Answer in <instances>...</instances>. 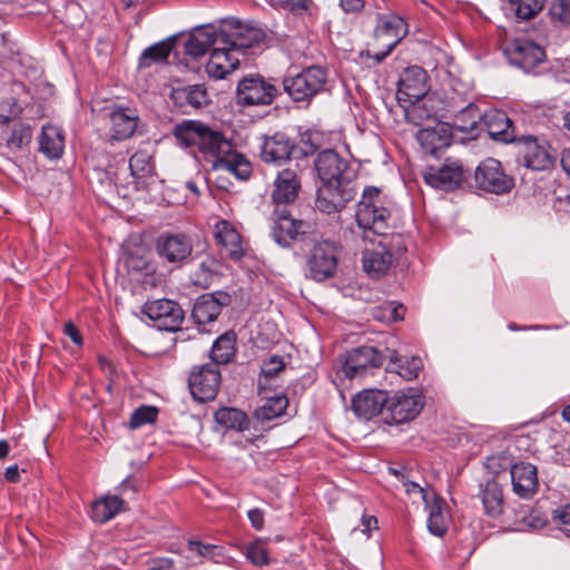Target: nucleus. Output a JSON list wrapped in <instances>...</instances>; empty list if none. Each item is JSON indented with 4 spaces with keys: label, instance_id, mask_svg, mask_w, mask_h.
Here are the masks:
<instances>
[{
    "label": "nucleus",
    "instance_id": "f257e3e1",
    "mask_svg": "<svg viewBox=\"0 0 570 570\" xmlns=\"http://www.w3.org/2000/svg\"><path fill=\"white\" fill-rule=\"evenodd\" d=\"M355 217L361 228L372 230L382 237L377 247L366 248L362 257L364 272L372 278H380L387 273L392 265L394 246L387 242L386 229L390 210L384 206L379 188L370 186L364 189L362 199L356 206Z\"/></svg>",
    "mask_w": 570,
    "mask_h": 570
},
{
    "label": "nucleus",
    "instance_id": "f03ea898",
    "mask_svg": "<svg viewBox=\"0 0 570 570\" xmlns=\"http://www.w3.org/2000/svg\"><path fill=\"white\" fill-rule=\"evenodd\" d=\"M173 132L181 146H197L206 158H213L215 169H225L239 179L250 176V163L233 150L232 142L220 131L197 120H184L174 127Z\"/></svg>",
    "mask_w": 570,
    "mask_h": 570
},
{
    "label": "nucleus",
    "instance_id": "7ed1b4c3",
    "mask_svg": "<svg viewBox=\"0 0 570 570\" xmlns=\"http://www.w3.org/2000/svg\"><path fill=\"white\" fill-rule=\"evenodd\" d=\"M341 247L336 242L322 240L309 250L306 259L308 276L323 282L333 277L337 269Z\"/></svg>",
    "mask_w": 570,
    "mask_h": 570
},
{
    "label": "nucleus",
    "instance_id": "20e7f679",
    "mask_svg": "<svg viewBox=\"0 0 570 570\" xmlns=\"http://www.w3.org/2000/svg\"><path fill=\"white\" fill-rule=\"evenodd\" d=\"M326 80V70L312 66L293 77H286L283 80V87L294 101H309L324 88Z\"/></svg>",
    "mask_w": 570,
    "mask_h": 570
},
{
    "label": "nucleus",
    "instance_id": "39448f33",
    "mask_svg": "<svg viewBox=\"0 0 570 570\" xmlns=\"http://www.w3.org/2000/svg\"><path fill=\"white\" fill-rule=\"evenodd\" d=\"M278 95V89L261 75H248L239 80L236 89V104L242 107L269 106Z\"/></svg>",
    "mask_w": 570,
    "mask_h": 570
},
{
    "label": "nucleus",
    "instance_id": "423d86ee",
    "mask_svg": "<svg viewBox=\"0 0 570 570\" xmlns=\"http://www.w3.org/2000/svg\"><path fill=\"white\" fill-rule=\"evenodd\" d=\"M474 183L479 189L497 195L509 193L514 186L513 178L505 174L501 163L494 158H487L479 164L474 170Z\"/></svg>",
    "mask_w": 570,
    "mask_h": 570
},
{
    "label": "nucleus",
    "instance_id": "0eeeda50",
    "mask_svg": "<svg viewBox=\"0 0 570 570\" xmlns=\"http://www.w3.org/2000/svg\"><path fill=\"white\" fill-rule=\"evenodd\" d=\"M263 37L259 29L245 26L233 18L223 20L219 28L220 43L235 53L258 45Z\"/></svg>",
    "mask_w": 570,
    "mask_h": 570
},
{
    "label": "nucleus",
    "instance_id": "6e6552de",
    "mask_svg": "<svg viewBox=\"0 0 570 570\" xmlns=\"http://www.w3.org/2000/svg\"><path fill=\"white\" fill-rule=\"evenodd\" d=\"M314 167L322 183L350 184L354 176L348 160L334 149L320 151L314 160Z\"/></svg>",
    "mask_w": 570,
    "mask_h": 570
},
{
    "label": "nucleus",
    "instance_id": "1a4fd4ad",
    "mask_svg": "<svg viewBox=\"0 0 570 570\" xmlns=\"http://www.w3.org/2000/svg\"><path fill=\"white\" fill-rule=\"evenodd\" d=\"M422 395L415 390L397 391L387 395L385 421L402 424L415 419L423 409Z\"/></svg>",
    "mask_w": 570,
    "mask_h": 570
},
{
    "label": "nucleus",
    "instance_id": "9d476101",
    "mask_svg": "<svg viewBox=\"0 0 570 570\" xmlns=\"http://www.w3.org/2000/svg\"><path fill=\"white\" fill-rule=\"evenodd\" d=\"M188 386L193 397L202 403L216 397L220 386V372L215 364L194 366L189 377Z\"/></svg>",
    "mask_w": 570,
    "mask_h": 570
},
{
    "label": "nucleus",
    "instance_id": "9b49d317",
    "mask_svg": "<svg viewBox=\"0 0 570 570\" xmlns=\"http://www.w3.org/2000/svg\"><path fill=\"white\" fill-rule=\"evenodd\" d=\"M518 161L532 170H547L552 167L553 157L551 156L548 144L539 141L533 136H522L517 140Z\"/></svg>",
    "mask_w": 570,
    "mask_h": 570
},
{
    "label": "nucleus",
    "instance_id": "f8f14e48",
    "mask_svg": "<svg viewBox=\"0 0 570 570\" xmlns=\"http://www.w3.org/2000/svg\"><path fill=\"white\" fill-rule=\"evenodd\" d=\"M507 55L511 65L528 73L534 72L546 61L543 48L523 38L514 39L507 49Z\"/></svg>",
    "mask_w": 570,
    "mask_h": 570
},
{
    "label": "nucleus",
    "instance_id": "ddd939ff",
    "mask_svg": "<svg viewBox=\"0 0 570 570\" xmlns=\"http://www.w3.org/2000/svg\"><path fill=\"white\" fill-rule=\"evenodd\" d=\"M272 220V236L274 240L283 247H289L293 242L297 240L299 236L306 233V228L308 227L307 223L294 218L286 208H276L273 212Z\"/></svg>",
    "mask_w": 570,
    "mask_h": 570
},
{
    "label": "nucleus",
    "instance_id": "4468645a",
    "mask_svg": "<svg viewBox=\"0 0 570 570\" xmlns=\"http://www.w3.org/2000/svg\"><path fill=\"white\" fill-rule=\"evenodd\" d=\"M144 314L165 331H177L184 321V311L178 303L170 299H156L147 302L142 308Z\"/></svg>",
    "mask_w": 570,
    "mask_h": 570
},
{
    "label": "nucleus",
    "instance_id": "2eb2a0df",
    "mask_svg": "<svg viewBox=\"0 0 570 570\" xmlns=\"http://www.w3.org/2000/svg\"><path fill=\"white\" fill-rule=\"evenodd\" d=\"M295 147L294 139L285 132L264 135L261 137L259 157L266 164L281 166L289 160Z\"/></svg>",
    "mask_w": 570,
    "mask_h": 570
},
{
    "label": "nucleus",
    "instance_id": "dca6fc26",
    "mask_svg": "<svg viewBox=\"0 0 570 570\" xmlns=\"http://www.w3.org/2000/svg\"><path fill=\"white\" fill-rule=\"evenodd\" d=\"M156 250L168 263L181 264L190 257L193 242L183 233H164L156 240Z\"/></svg>",
    "mask_w": 570,
    "mask_h": 570
},
{
    "label": "nucleus",
    "instance_id": "f3484780",
    "mask_svg": "<svg viewBox=\"0 0 570 570\" xmlns=\"http://www.w3.org/2000/svg\"><path fill=\"white\" fill-rule=\"evenodd\" d=\"M32 139V128L22 121H11L0 116V146L9 153L17 154L27 148Z\"/></svg>",
    "mask_w": 570,
    "mask_h": 570
},
{
    "label": "nucleus",
    "instance_id": "a211bd4d",
    "mask_svg": "<svg viewBox=\"0 0 570 570\" xmlns=\"http://www.w3.org/2000/svg\"><path fill=\"white\" fill-rule=\"evenodd\" d=\"M232 303V296L224 291H216L200 295L191 309V317L198 325L214 322L222 312V307Z\"/></svg>",
    "mask_w": 570,
    "mask_h": 570
},
{
    "label": "nucleus",
    "instance_id": "6ab92c4d",
    "mask_svg": "<svg viewBox=\"0 0 570 570\" xmlns=\"http://www.w3.org/2000/svg\"><path fill=\"white\" fill-rule=\"evenodd\" d=\"M353 198L348 184L322 183L317 188L315 206L325 214L340 212Z\"/></svg>",
    "mask_w": 570,
    "mask_h": 570
},
{
    "label": "nucleus",
    "instance_id": "aec40b11",
    "mask_svg": "<svg viewBox=\"0 0 570 570\" xmlns=\"http://www.w3.org/2000/svg\"><path fill=\"white\" fill-rule=\"evenodd\" d=\"M382 356L372 346H361L346 353L341 371L347 379L363 375L368 367H379Z\"/></svg>",
    "mask_w": 570,
    "mask_h": 570
},
{
    "label": "nucleus",
    "instance_id": "412c9836",
    "mask_svg": "<svg viewBox=\"0 0 570 570\" xmlns=\"http://www.w3.org/2000/svg\"><path fill=\"white\" fill-rule=\"evenodd\" d=\"M429 91L428 73L419 66L404 69L399 80L397 99L400 101L419 100Z\"/></svg>",
    "mask_w": 570,
    "mask_h": 570
},
{
    "label": "nucleus",
    "instance_id": "4be33fe9",
    "mask_svg": "<svg viewBox=\"0 0 570 570\" xmlns=\"http://www.w3.org/2000/svg\"><path fill=\"white\" fill-rule=\"evenodd\" d=\"M416 139L426 155L440 157L452 142V132L444 122H436L433 127H423L416 134Z\"/></svg>",
    "mask_w": 570,
    "mask_h": 570
},
{
    "label": "nucleus",
    "instance_id": "5701e85b",
    "mask_svg": "<svg viewBox=\"0 0 570 570\" xmlns=\"http://www.w3.org/2000/svg\"><path fill=\"white\" fill-rule=\"evenodd\" d=\"M513 492L522 498L530 499L539 488L537 466L529 462H517L510 469Z\"/></svg>",
    "mask_w": 570,
    "mask_h": 570
},
{
    "label": "nucleus",
    "instance_id": "b1692460",
    "mask_svg": "<svg viewBox=\"0 0 570 570\" xmlns=\"http://www.w3.org/2000/svg\"><path fill=\"white\" fill-rule=\"evenodd\" d=\"M387 393L383 390H364L352 400V410L362 419L371 420L386 411Z\"/></svg>",
    "mask_w": 570,
    "mask_h": 570
},
{
    "label": "nucleus",
    "instance_id": "393cba45",
    "mask_svg": "<svg viewBox=\"0 0 570 570\" xmlns=\"http://www.w3.org/2000/svg\"><path fill=\"white\" fill-rule=\"evenodd\" d=\"M464 178L465 173L462 165L455 161L445 163L438 169L430 167L424 175V179L430 186L442 190H452L459 187Z\"/></svg>",
    "mask_w": 570,
    "mask_h": 570
},
{
    "label": "nucleus",
    "instance_id": "a878e982",
    "mask_svg": "<svg viewBox=\"0 0 570 570\" xmlns=\"http://www.w3.org/2000/svg\"><path fill=\"white\" fill-rule=\"evenodd\" d=\"M299 189L301 179L297 170L285 168L275 178L272 199L276 205L292 204L296 200Z\"/></svg>",
    "mask_w": 570,
    "mask_h": 570
},
{
    "label": "nucleus",
    "instance_id": "bb28decb",
    "mask_svg": "<svg viewBox=\"0 0 570 570\" xmlns=\"http://www.w3.org/2000/svg\"><path fill=\"white\" fill-rule=\"evenodd\" d=\"M239 65V59L232 49L224 45L214 47L206 63V71L212 78L223 79L234 71Z\"/></svg>",
    "mask_w": 570,
    "mask_h": 570
},
{
    "label": "nucleus",
    "instance_id": "cd10ccee",
    "mask_svg": "<svg viewBox=\"0 0 570 570\" xmlns=\"http://www.w3.org/2000/svg\"><path fill=\"white\" fill-rule=\"evenodd\" d=\"M138 115L129 108H117L110 114V137L114 140H126L130 138L138 125Z\"/></svg>",
    "mask_w": 570,
    "mask_h": 570
},
{
    "label": "nucleus",
    "instance_id": "c85d7f7f",
    "mask_svg": "<svg viewBox=\"0 0 570 570\" xmlns=\"http://www.w3.org/2000/svg\"><path fill=\"white\" fill-rule=\"evenodd\" d=\"M483 124L489 136L494 140L503 142L518 140L513 134L512 121L507 114L501 110H490L484 112Z\"/></svg>",
    "mask_w": 570,
    "mask_h": 570
},
{
    "label": "nucleus",
    "instance_id": "c756f323",
    "mask_svg": "<svg viewBox=\"0 0 570 570\" xmlns=\"http://www.w3.org/2000/svg\"><path fill=\"white\" fill-rule=\"evenodd\" d=\"M222 45L219 40V31L214 27H198L186 41L185 51L187 55L197 58L205 55L210 47Z\"/></svg>",
    "mask_w": 570,
    "mask_h": 570
},
{
    "label": "nucleus",
    "instance_id": "7c9ffc66",
    "mask_svg": "<svg viewBox=\"0 0 570 570\" xmlns=\"http://www.w3.org/2000/svg\"><path fill=\"white\" fill-rule=\"evenodd\" d=\"M429 511L428 529L438 537H443L448 530L449 515L445 511V501L434 492H431V499L423 497Z\"/></svg>",
    "mask_w": 570,
    "mask_h": 570
},
{
    "label": "nucleus",
    "instance_id": "2f4dec72",
    "mask_svg": "<svg viewBox=\"0 0 570 570\" xmlns=\"http://www.w3.org/2000/svg\"><path fill=\"white\" fill-rule=\"evenodd\" d=\"M405 35L406 23L399 16L382 19L374 31L376 40L384 41V46H389L390 49H394Z\"/></svg>",
    "mask_w": 570,
    "mask_h": 570
},
{
    "label": "nucleus",
    "instance_id": "473e14b6",
    "mask_svg": "<svg viewBox=\"0 0 570 570\" xmlns=\"http://www.w3.org/2000/svg\"><path fill=\"white\" fill-rule=\"evenodd\" d=\"M216 228L215 237L226 249L228 257L233 261H239L244 256L240 235L228 222L225 220L217 224Z\"/></svg>",
    "mask_w": 570,
    "mask_h": 570
},
{
    "label": "nucleus",
    "instance_id": "72a5a7b5",
    "mask_svg": "<svg viewBox=\"0 0 570 570\" xmlns=\"http://www.w3.org/2000/svg\"><path fill=\"white\" fill-rule=\"evenodd\" d=\"M40 151L49 158H60L65 148V138L60 128L53 125L42 127L39 139Z\"/></svg>",
    "mask_w": 570,
    "mask_h": 570
},
{
    "label": "nucleus",
    "instance_id": "f704fd0d",
    "mask_svg": "<svg viewBox=\"0 0 570 570\" xmlns=\"http://www.w3.org/2000/svg\"><path fill=\"white\" fill-rule=\"evenodd\" d=\"M481 499L485 513L491 518L502 514L504 495L502 487L495 480H490L481 490Z\"/></svg>",
    "mask_w": 570,
    "mask_h": 570
},
{
    "label": "nucleus",
    "instance_id": "c9c22d12",
    "mask_svg": "<svg viewBox=\"0 0 570 570\" xmlns=\"http://www.w3.org/2000/svg\"><path fill=\"white\" fill-rule=\"evenodd\" d=\"M410 105L405 108V119L407 122L417 127H423L425 121L432 119L436 111L433 100L430 97H423L419 100H409Z\"/></svg>",
    "mask_w": 570,
    "mask_h": 570
},
{
    "label": "nucleus",
    "instance_id": "e433bc0d",
    "mask_svg": "<svg viewBox=\"0 0 570 570\" xmlns=\"http://www.w3.org/2000/svg\"><path fill=\"white\" fill-rule=\"evenodd\" d=\"M236 334L233 331H228L222 334L213 344L210 351L212 363L217 367L219 364H227L235 356L236 347Z\"/></svg>",
    "mask_w": 570,
    "mask_h": 570
},
{
    "label": "nucleus",
    "instance_id": "4c0bfd02",
    "mask_svg": "<svg viewBox=\"0 0 570 570\" xmlns=\"http://www.w3.org/2000/svg\"><path fill=\"white\" fill-rule=\"evenodd\" d=\"M287 406L288 399L285 394L268 396L265 403L254 411V419L264 424L284 414Z\"/></svg>",
    "mask_w": 570,
    "mask_h": 570
},
{
    "label": "nucleus",
    "instance_id": "58836bf2",
    "mask_svg": "<svg viewBox=\"0 0 570 570\" xmlns=\"http://www.w3.org/2000/svg\"><path fill=\"white\" fill-rule=\"evenodd\" d=\"M173 48L174 39L171 38L146 48L139 57L138 67L140 69H146L149 68L151 63L167 62Z\"/></svg>",
    "mask_w": 570,
    "mask_h": 570
},
{
    "label": "nucleus",
    "instance_id": "ea45409f",
    "mask_svg": "<svg viewBox=\"0 0 570 570\" xmlns=\"http://www.w3.org/2000/svg\"><path fill=\"white\" fill-rule=\"evenodd\" d=\"M216 422L226 429L244 432L249 429V419L247 414L235 407H222L215 413Z\"/></svg>",
    "mask_w": 570,
    "mask_h": 570
},
{
    "label": "nucleus",
    "instance_id": "a19ab883",
    "mask_svg": "<svg viewBox=\"0 0 570 570\" xmlns=\"http://www.w3.org/2000/svg\"><path fill=\"white\" fill-rule=\"evenodd\" d=\"M122 504L124 500L119 495H106L94 502L91 517L96 522L105 523L121 510Z\"/></svg>",
    "mask_w": 570,
    "mask_h": 570
},
{
    "label": "nucleus",
    "instance_id": "79ce46f5",
    "mask_svg": "<svg viewBox=\"0 0 570 570\" xmlns=\"http://www.w3.org/2000/svg\"><path fill=\"white\" fill-rule=\"evenodd\" d=\"M481 120H483V115L478 106L469 104L454 116L453 126L461 132L472 134Z\"/></svg>",
    "mask_w": 570,
    "mask_h": 570
},
{
    "label": "nucleus",
    "instance_id": "37998d69",
    "mask_svg": "<svg viewBox=\"0 0 570 570\" xmlns=\"http://www.w3.org/2000/svg\"><path fill=\"white\" fill-rule=\"evenodd\" d=\"M175 98L185 100L193 108L199 109L210 102L207 90L202 85L189 86L175 91Z\"/></svg>",
    "mask_w": 570,
    "mask_h": 570
},
{
    "label": "nucleus",
    "instance_id": "c03bdc74",
    "mask_svg": "<svg viewBox=\"0 0 570 570\" xmlns=\"http://www.w3.org/2000/svg\"><path fill=\"white\" fill-rule=\"evenodd\" d=\"M423 367V362L420 357L413 356L411 358L396 360L393 362L391 371H395L403 379L411 381L419 376Z\"/></svg>",
    "mask_w": 570,
    "mask_h": 570
},
{
    "label": "nucleus",
    "instance_id": "a18cd8bd",
    "mask_svg": "<svg viewBox=\"0 0 570 570\" xmlns=\"http://www.w3.org/2000/svg\"><path fill=\"white\" fill-rule=\"evenodd\" d=\"M130 173L134 177L142 178L151 174V156L142 150L136 151L129 159Z\"/></svg>",
    "mask_w": 570,
    "mask_h": 570
},
{
    "label": "nucleus",
    "instance_id": "49530a36",
    "mask_svg": "<svg viewBox=\"0 0 570 570\" xmlns=\"http://www.w3.org/2000/svg\"><path fill=\"white\" fill-rule=\"evenodd\" d=\"M157 409L154 406L142 405L138 407L130 416V429L135 430L145 424L154 423L157 419Z\"/></svg>",
    "mask_w": 570,
    "mask_h": 570
},
{
    "label": "nucleus",
    "instance_id": "de8ad7c7",
    "mask_svg": "<svg viewBox=\"0 0 570 570\" xmlns=\"http://www.w3.org/2000/svg\"><path fill=\"white\" fill-rule=\"evenodd\" d=\"M553 524L570 539V503L561 505L552 511Z\"/></svg>",
    "mask_w": 570,
    "mask_h": 570
},
{
    "label": "nucleus",
    "instance_id": "09e8293b",
    "mask_svg": "<svg viewBox=\"0 0 570 570\" xmlns=\"http://www.w3.org/2000/svg\"><path fill=\"white\" fill-rule=\"evenodd\" d=\"M246 557L253 564L258 567L266 566L269 562L268 552L263 547L261 539H257L247 547Z\"/></svg>",
    "mask_w": 570,
    "mask_h": 570
},
{
    "label": "nucleus",
    "instance_id": "8fccbe9b",
    "mask_svg": "<svg viewBox=\"0 0 570 570\" xmlns=\"http://www.w3.org/2000/svg\"><path fill=\"white\" fill-rule=\"evenodd\" d=\"M549 14L554 21L570 23V0L553 1L549 8Z\"/></svg>",
    "mask_w": 570,
    "mask_h": 570
},
{
    "label": "nucleus",
    "instance_id": "3c124183",
    "mask_svg": "<svg viewBox=\"0 0 570 570\" xmlns=\"http://www.w3.org/2000/svg\"><path fill=\"white\" fill-rule=\"evenodd\" d=\"M189 549L191 551H196L202 557L210 559L220 554V547L214 544H205L199 541H190Z\"/></svg>",
    "mask_w": 570,
    "mask_h": 570
},
{
    "label": "nucleus",
    "instance_id": "603ef678",
    "mask_svg": "<svg viewBox=\"0 0 570 570\" xmlns=\"http://www.w3.org/2000/svg\"><path fill=\"white\" fill-rule=\"evenodd\" d=\"M284 361L279 356H272L268 361L264 362L262 374L265 377H274L284 370Z\"/></svg>",
    "mask_w": 570,
    "mask_h": 570
},
{
    "label": "nucleus",
    "instance_id": "864d4df0",
    "mask_svg": "<svg viewBox=\"0 0 570 570\" xmlns=\"http://www.w3.org/2000/svg\"><path fill=\"white\" fill-rule=\"evenodd\" d=\"M141 488L142 481L132 476H128L120 483L118 490L120 494H125L127 490H130L132 493H137Z\"/></svg>",
    "mask_w": 570,
    "mask_h": 570
},
{
    "label": "nucleus",
    "instance_id": "5fc2aeb1",
    "mask_svg": "<svg viewBox=\"0 0 570 570\" xmlns=\"http://www.w3.org/2000/svg\"><path fill=\"white\" fill-rule=\"evenodd\" d=\"M524 521L529 527L533 529H542L548 522L547 518L537 511H532L527 517H524Z\"/></svg>",
    "mask_w": 570,
    "mask_h": 570
},
{
    "label": "nucleus",
    "instance_id": "6e6d98bb",
    "mask_svg": "<svg viewBox=\"0 0 570 570\" xmlns=\"http://www.w3.org/2000/svg\"><path fill=\"white\" fill-rule=\"evenodd\" d=\"M247 517L255 530H262L264 528L265 513L263 510L258 508L252 509L247 512Z\"/></svg>",
    "mask_w": 570,
    "mask_h": 570
},
{
    "label": "nucleus",
    "instance_id": "4d7b16f0",
    "mask_svg": "<svg viewBox=\"0 0 570 570\" xmlns=\"http://www.w3.org/2000/svg\"><path fill=\"white\" fill-rule=\"evenodd\" d=\"M312 3V0H288V7L286 10H289L294 13H302L307 11Z\"/></svg>",
    "mask_w": 570,
    "mask_h": 570
},
{
    "label": "nucleus",
    "instance_id": "13d9d810",
    "mask_svg": "<svg viewBox=\"0 0 570 570\" xmlns=\"http://www.w3.org/2000/svg\"><path fill=\"white\" fill-rule=\"evenodd\" d=\"M63 333L71 338V341L77 344H82V336L78 328L73 325V323L68 322L63 326Z\"/></svg>",
    "mask_w": 570,
    "mask_h": 570
},
{
    "label": "nucleus",
    "instance_id": "bf43d9fd",
    "mask_svg": "<svg viewBox=\"0 0 570 570\" xmlns=\"http://www.w3.org/2000/svg\"><path fill=\"white\" fill-rule=\"evenodd\" d=\"M403 488L405 489L406 493L411 494V493H417V494H421V497L423 498L424 495H426L429 499H431V493H429L428 491H425L420 484H417L416 482H413V481H410L409 479H406L405 481H403Z\"/></svg>",
    "mask_w": 570,
    "mask_h": 570
},
{
    "label": "nucleus",
    "instance_id": "052dcab7",
    "mask_svg": "<svg viewBox=\"0 0 570 570\" xmlns=\"http://www.w3.org/2000/svg\"><path fill=\"white\" fill-rule=\"evenodd\" d=\"M515 16L521 20H529L535 16V12L532 10L529 3L522 2L518 6Z\"/></svg>",
    "mask_w": 570,
    "mask_h": 570
},
{
    "label": "nucleus",
    "instance_id": "680f3d73",
    "mask_svg": "<svg viewBox=\"0 0 570 570\" xmlns=\"http://www.w3.org/2000/svg\"><path fill=\"white\" fill-rule=\"evenodd\" d=\"M341 7L345 12H357L363 6V0H340Z\"/></svg>",
    "mask_w": 570,
    "mask_h": 570
},
{
    "label": "nucleus",
    "instance_id": "e2e57ef3",
    "mask_svg": "<svg viewBox=\"0 0 570 570\" xmlns=\"http://www.w3.org/2000/svg\"><path fill=\"white\" fill-rule=\"evenodd\" d=\"M4 478L9 482H18L20 480L19 468L17 464L10 465L4 471Z\"/></svg>",
    "mask_w": 570,
    "mask_h": 570
},
{
    "label": "nucleus",
    "instance_id": "0e129e2a",
    "mask_svg": "<svg viewBox=\"0 0 570 570\" xmlns=\"http://www.w3.org/2000/svg\"><path fill=\"white\" fill-rule=\"evenodd\" d=\"M173 567V561L167 558L156 559L153 561L151 567L149 569H159L167 570Z\"/></svg>",
    "mask_w": 570,
    "mask_h": 570
},
{
    "label": "nucleus",
    "instance_id": "69168bd1",
    "mask_svg": "<svg viewBox=\"0 0 570 570\" xmlns=\"http://www.w3.org/2000/svg\"><path fill=\"white\" fill-rule=\"evenodd\" d=\"M385 47V50L381 51V52H377L375 55H371L370 51L367 50L365 52V55L370 58H372L376 63H380L382 62L391 52L393 49H390L389 46H384Z\"/></svg>",
    "mask_w": 570,
    "mask_h": 570
},
{
    "label": "nucleus",
    "instance_id": "338daca9",
    "mask_svg": "<svg viewBox=\"0 0 570 570\" xmlns=\"http://www.w3.org/2000/svg\"><path fill=\"white\" fill-rule=\"evenodd\" d=\"M561 166L563 170L570 175V148H567L561 154Z\"/></svg>",
    "mask_w": 570,
    "mask_h": 570
},
{
    "label": "nucleus",
    "instance_id": "774afa93",
    "mask_svg": "<svg viewBox=\"0 0 570 570\" xmlns=\"http://www.w3.org/2000/svg\"><path fill=\"white\" fill-rule=\"evenodd\" d=\"M10 452V444L6 440H0V459H4L8 456Z\"/></svg>",
    "mask_w": 570,
    "mask_h": 570
}]
</instances>
